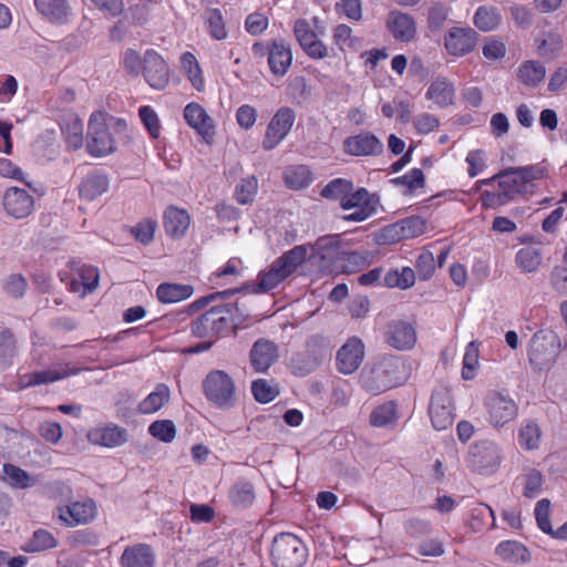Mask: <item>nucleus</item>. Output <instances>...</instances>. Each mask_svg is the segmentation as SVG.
<instances>
[{
	"label": "nucleus",
	"instance_id": "58836bf2",
	"mask_svg": "<svg viewBox=\"0 0 567 567\" xmlns=\"http://www.w3.org/2000/svg\"><path fill=\"white\" fill-rule=\"evenodd\" d=\"M517 76L524 84L534 86L544 80L545 68L539 62L526 61L519 66Z\"/></svg>",
	"mask_w": 567,
	"mask_h": 567
},
{
	"label": "nucleus",
	"instance_id": "6e6552de",
	"mask_svg": "<svg viewBox=\"0 0 567 567\" xmlns=\"http://www.w3.org/2000/svg\"><path fill=\"white\" fill-rule=\"evenodd\" d=\"M227 311L221 306L213 307L192 323V332L203 339L216 340L220 333L228 330Z\"/></svg>",
	"mask_w": 567,
	"mask_h": 567
},
{
	"label": "nucleus",
	"instance_id": "f3484780",
	"mask_svg": "<svg viewBox=\"0 0 567 567\" xmlns=\"http://www.w3.org/2000/svg\"><path fill=\"white\" fill-rule=\"evenodd\" d=\"M344 151L353 156H371L383 152V144L371 133L351 136L343 142Z\"/></svg>",
	"mask_w": 567,
	"mask_h": 567
},
{
	"label": "nucleus",
	"instance_id": "423d86ee",
	"mask_svg": "<svg viewBox=\"0 0 567 567\" xmlns=\"http://www.w3.org/2000/svg\"><path fill=\"white\" fill-rule=\"evenodd\" d=\"M516 167L507 168L492 178H487L481 182L483 185H489L494 181L498 182L499 192L497 193H486L487 197H491L492 202L496 204H505L508 200H512L517 194L525 193L527 189L519 178Z\"/></svg>",
	"mask_w": 567,
	"mask_h": 567
},
{
	"label": "nucleus",
	"instance_id": "c85d7f7f",
	"mask_svg": "<svg viewBox=\"0 0 567 567\" xmlns=\"http://www.w3.org/2000/svg\"><path fill=\"white\" fill-rule=\"evenodd\" d=\"M73 373V370H45L24 374L20 378L19 388L25 389L61 380Z\"/></svg>",
	"mask_w": 567,
	"mask_h": 567
},
{
	"label": "nucleus",
	"instance_id": "20e7f679",
	"mask_svg": "<svg viewBox=\"0 0 567 567\" xmlns=\"http://www.w3.org/2000/svg\"><path fill=\"white\" fill-rule=\"evenodd\" d=\"M89 153L93 156H105L115 151V141L109 132L105 117L102 113H93L87 127Z\"/></svg>",
	"mask_w": 567,
	"mask_h": 567
},
{
	"label": "nucleus",
	"instance_id": "473e14b6",
	"mask_svg": "<svg viewBox=\"0 0 567 567\" xmlns=\"http://www.w3.org/2000/svg\"><path fill=\"white\" fill-rule=\"evenodd\" d=\"M109 181L103 175L86 176L79 187L80 196L87 200H93L107 190Z\"/></svg>",
	"mask_w": 567,
	"mask_h": 567
},
{
	"label": "nucleus",
	"instance_id": "69168bd1",
	"mask_svg": "<svg viewBox=\"0 0 567 567\" xmlns=\"http://www.w3.org/2000/svg\"><path fill=\"white\" fill-rule=\"evenodd\" d=\"M447 18V9L443 4H435L430 9L427 23L432 31H439L442 29Z\"/></svg>",
	"mask_w": 567,
	"mask_h": 567
},
{
	"label": "nucleus",
	"instance_id": "5fc2aeb1",
	"mask_svg": "<svg viewBox=\"0 0 567 567\" xmlns=\"http://www.w3.org/2000/svg\"><path fill=\"white\" fill-rule=\"evenodd\" d=\"M401 236L404 238H413L425 231V221L417 216L405 218L399 223Z\"/></svg>",
	"mask_w": 567,
	"mask_h": 567
},
{
	"label": "nucleus",
	"instance_id": "a211bd4d",
	"mask_svg": "<svg viewBox=\"0 0 567 567\" xmlns=\"http://www.w3.org/2000/svg\"><path fill=\"white\" fill-rule=\"evenodd\" d=\"M186 122L200 134L206 143H209L215 134L213 120L197 103H189L184 110Z\"/></svg>",
	"mask_w": 567,
	"mask_h": 567
},
{
	"label": "nucleus",
	"instance_id": "de8ad7c7",
	"mask_svg": "<svg viewBox=\"0 0 567 567\" xmlns=\"http://www.w3.org/2000/svg\"><path fill=\"white\" fill-rule=\"evenodd\" d=\"M395 421V405L392 402L382 404L373 410L370 422L373 426H385Z\"/></svg>",
	"mask_w": 567,
	"mask_h": 567
},
{
	"label": "nucleus",
	"instance_id": "4be33fe9",
	"mask_svg": "<svg viewBox=\"0 0 567 567\" xmlns=\"http://www.w3.org/2000/svg\"><path fill=\"white\" fill-rule=\"evenodd\" d=\"M87 440L92 444L105 447H115L126 442V431L117 426L96 427L87 433Z\"/></svg>",
	"mask_w": 567,
	"mask_h": 567
},
{
	"label": "nucleus",
	"instance_id": "7ed1b4c3",
	"mask_svg": "<svg viewBox=\"0 0 567 567\" xmlns=\"http://www.w3.org/2000/svg\"><path fill=\"white\" fill-rule=\"evenodd\" d=\"M271 559L275 567H301L306 560V548L297 536L280 534L272 542Z\"/></svg>",
	"mask_w": 567,
	"mask_h": 567
},
{
	"label": "nucleus",
	"instance_id": "052dcab7",
	"mask_svg": "<svg viewBox=\"0 0 567 567\" xmlns=\"http://www.w3.org/2000/svg\"><path fill=\"white\" fill-rule=\"evenodd\" d=\"M4 290L14 298H21L28 287L25 278L20 274L10 275L4 281Z\"/></svg>",
	"mask_w": 567,
	"mask_h": 567
},
{
	"label": "nucleus",
	"instance_id": "2eb2a0df",
	"mask_svg": "<svg viewBox=\"0 0 567 567\" xmlns=\"http://www.w3.org/2000/svg\"><path fill=\"white\" fill-rule=\"evenodd\" d=\"M2 204L8 215L19 219L32 213L34 200L27 190L19 187H10L3 194Z\"/></svg>",
	"mask_w": 567,
	"mask_h": 567
},
{
	"label": "nucleus",
	"instance_id": "bf43d9fd",
	"mask_svg": "<svg viewBox=\"0 0 567 567\" xmlns=\"http://www.w3.org/2000/svg\"><path fill=\"white\" fill-rule=\"evenodd\" d=\"M221 309L227 311V313H228V317H229V319H227L228 329L231 328V329L236 330L239 326H241L246 321V319L248 317V315L245 312V310H243L237 302L223 305ZM226 317H227V315H225V318Z\"/></svg>",
	"mask_w": 567,
	"mask_h": 567
},
{
	"label": "nucleus",
	"instance_id": "b1692460",
	"mask_svg": "<svg viewBox=\"0 0 567 567\" xmlns=\"http://www.w3.org/2000/svg\"><path fill=\"white\" fill-rule=\"evenodd\" d=\"M189 215L185 209L171 206L165 210L164 227L172 237H183L189 226Z\"/></svg>",
	"mask_w": 567,
	"mask_h": 567
},
{
	"label": "nucleus",
	"instance_id": "37998d69",
	"mask_svg": "<svg viewBox=\"0 0 567 567\" xmlns=\"http://www.w3.org/2000/svg\"><path fill=\"white\" fill-rule=\"evenodd\" d=\"M501 21V16L496 8L480 7L474 16V24L482 31L495 29Z\"/></svg>",
	"mask_w": 567,
	"mask_h": 567
},
{
	"label": "nucleus",
	"instance_id": "8fccbe9b",
	"mask_svg": "<svg viewBox=\"0 0 567 567\" xmlns=\"http://www.w3.org/2000/svg\"><path fill=\"white\" fill-rule=\"evenodd\" d=\"M478 347L474 341L470 342L463 359L462 377L464 380H472L474 378V371L478 364Z\"/></svg>",
	"mask_w": 567,
	"mask_h": 567
},
{
	"label": "nucleus",
	"instance_id": "603ef678",
	"mask_svg": "<svg viewBox=\"0 0 567 567\" xmlns=\"http://www.w3.org/2000/svg\"><path fill=\"white\" fill-rule=\"evenodd\" d=\"M352 190V184L346 179H334L321 190V196L326 198L340 199L346 197Z\"/></svg>",
	"mask_w": 567,
	"mask_h": 567
},
{
	"label": "nucleus",
	"instance_id": "9d476101",
	"mask_svg": "<svg viewBox=\"0 0 567 567\" xmlns=\"http://www.w3.org/2000/svg\"><path fill=\"white\" fill-rule=\"evenodd\" d=\"M429 413L435 430L445 431L453 425L452 398L447 390L433 393Z\"/></svg>",
	"mask_w": 567,
	"mask_h": 567
},
{
	"label": "nucleus",
	"instance_id": "393cba45",
	"mask_svg": "<svg viewBox=\"0 0 567 567\" xmlns=\"http://www.w3.org/2000/svg\"><path fill=\"white\" fill-rule=\"evenodd\" d=\"M121 563L123 567H153L154 555L148 545L138 544L124 550Z\"/></svg>",
	"mask_w": 567,
	"mask_h": 567
},
{
	"label": "nucleus",
	"instance_id": "a18cd8bd",
	"mask_svg": "<svg viewBox=\"0 0 567 567\" xmlns=\"http://www.w3.org/2000/svg\"><path fill=\"white\" fill-rule=\"evenodd\" d=\"M230 499L237 506H249L255 499L254 486L249 482H239L230 489Z\"/></svg>",
	"mask_w": 567,
	"mask_h": 567
},
{
	"label": "nucleus",
	"instance_id": "6e6d98bb",
	"mask_svg": "<svg viewBox=\"0 0 567 567\" xmlns=\"http://www.w3.org/2000/svg\"><path fill=\"white\" fill-rule=\"evenodd\" d=\"M138 115L144 126L153 138H157L161 133V124L157 114L150 106H142Z\"/></svg>",
	"mask_w": 567,
	"mask_h": 567
},
{
	"label": "nucleus",
	"instance_id": "f8f14e48",
	"mask_svg": "<svg viewBox=\"0 0 567 567\" xmlns=\"http://www.w3.org/2000/svg\"><path fill=\"white\" fill-rule=\"evenodd\" d=\"M293 121L295 113L290 107L280 109L271 118L267 127V132L262 141V147L267 151L276 147L289 133Z\"/></svg>",
	"mask_w": 567,
	"mask_h": 567
},
{
	"label": "nucleus",
	"instance_id": "774afa93",
	"mask_svg": "<svg viewBox=\"0 0 567 567\" xmlns=\"http://www.w3.org/2000/svg\"><path fill=\"white\" fill-rule=\"evenodd\" d=\"M547 344L544 338H539L535 336L532 340V344L529 348V360L530 362L543 363L548 360L547 355Z\"/></svg>",
	"mask_w": 567,
	"mask_h": 567
},
{
	"label": "nucleus",
	"instance_id": "412c9836",
	"mask_svg": "<svg viewBox=\"0 0 567 567\" xmlns=\"http://www.w3.org/2000/svg\"><path fill=\"white\" fill-rule=\"evenodd\" d=\"M416 341L414 328L406 322L396 321L389 326L388 342L398 350L411 349Z\"/></svg>",
	"mask_w": 567,
	"mask_h": 567
},
{
	"label": "nucleus",
	"instance_id": "5701e85b",
	"mask_svg": "<svg viewBox=\"0 0 567 567\" xmlns=\"http://www.w3.org/2000/svg\"><path fill=\"white\" fill-rule=\"evenodd\" d=\"M95 516V504L89 502H75L64 511L60 509V518L68 525L86 524Z\"/></svg>",
	"mask_w": 567,
	"mask_h": 567
},
{
	"label": "nucleus",
	"instance_id": "a19ab883",
	"mask_svg": "<svg viewBox=\"0 0 567 567\" xmlns=\"http://www.w3.org/2000/svg\"><path fill=\"white\" fill-rule=\"evenodd\" d=\"M415 275L416 272L410 267H404L401 271L398 269L390 270L384 276V284L391 288L398 287L401 289H408L414 285Z\"/></svg>",
	"mask_w": 567,
	"mask_h": 567
},
{
	"label": "nucleus",
	"instance_id": "4468645a",
	"mask_svg": "<svg viewBox=\"0 0 567 567\" xmlns=\"http://www.w3.org/2000/svg\"><path fill=\"white\" fill-rule=\"evenodd\" d=\"M477 42V33L471 28L454 27L445 37V49L455 56L466 55L472 52Z\"/></svg>",
	"mask_w": 567,
	"mask_h": 567
},
{
	"label": "nucleus",
	"instance_id": "0e129e2a",
	"mask_svg": "<svg viewBox=\"0 0 567 567\" xmlns=\"http://www.w3.org/2000/svg\"><path fill=\"white\" fill-rule=\"evenodd\" d=\"M80 277L82 280V286L84 287V292L82 293L83 296L86 292H92L97 288L100 278L97 268L91 266L83 267L80 271Z\"/></svg>",
	"mask_w": 567,
	"mask_h": 567
},
{
	"label": "nucleus",
	"instance_id": "13d9d810",
	"mask_svg": "<svg viewBox=\"0 0 567 567\" xmlns=\"http://www.w3.org/2000/svg\"><path fill=\"white\" fill-rule=\"evenodd\" d=\"M549 509L550 502L548 498L540 499L535 508V516L538 527L546 534H554L551 525L549 523Z\"/></svg>",
	"mask_w": 567,
	"mask_h": 567
},
{
	"label": "nucleus",
	"instance_id": "dca6fc26",
	"mask_svg": "<svg viewBox=\"0 0 567 567\" xmlns=\"http://www.w3.org/2000/svg\"><path fill=\"white\" fill-rule=\"evenodd\" d=\"M364 358V344L358 338H351L338 351L337 360L340 372L351 374L358 370Z\"/></svg>",
	"mask_w": 567,
	"mask_h": 567
},
{
	"label": "nucleus",
	"instance_id": "f704fd0d",
	"mask_svg": "<svg viewBox=\"0 0 567 567\" xmlns=\"http://www.w3.org/2000/svg\"><path fill=\"white\" fill-rule=\"evenodd\" d=\"M537 53L539 56L554 60L563 49V38L558 33H544L542 39H537Z\"/></svg>",
	"mask_w": 567,
	"mask_h": 567
},
{
	"label": "nucleus",
	"instance_id": "6ab92c4d",
	"mask_svg": "<svg viewBox=\"0 0 567 567\" xmlns=\"http://www.w3.org/2000/svg\"><path fill=\"white\" fill-rule=\"evenodd\" d=\"M295 34L301 48L315 59H322L327 55V49L316 33L311 30L306 20H297L295 23Z\"/></svg>",
	"mask_w": 567,
	"mask_h": 567
},
{
	"label": "nucleus",
	"instance_id": "338daca9",
	"mask_svg": "<svg viewBox=\"0 0 567 567\" xmlns=\"http://www.w3.org/2000/svg\"><path fill=\"white\" fill-rule=\"evenodd\" d=\"M543 484V476L538 471H530L526 475V482L524 487V496L528 498H534L540 492V487Z\"/></svg>",
	"mask_w": 567,
	"mask_h": 567
},
{
	"label": "nucleus",
	"instance_id": "c03bdc74",
	"mask_svg": "<svg viewBox=\"0 0 567 567\" xmlns=\"http://www.w3.org/2000/svg\"><path fill=\"white\" fill-rule=\"evenodd\" d=\"M519 443L527 450H535L539 446L542 432L537 423L526 422L519 430Z\"/></svg>",
	"mask_w": 567,
	"mask_h": 567
},
{
	"label": "nucleus",
	"instance_id": "9b49d317",
	"mask_svg": "<svg viewBox=\"0 0 567 567\" xmlns=\"http://www.w3.org/2000/svg\"><path fill=\"white\" fill-rule=\"evenodd\" d=\"M143 74L146 82L155 90H163L169 82L166 61L154 50H147L143 59Z\"/></svg>",
	"mask_w": 567,
	"mask_h": 567
},
{
	"label": "nucleus",
	"instance_id": "4c0bfd02",
	"mask_svg": "<svg viewBox=\"0 0 567 567\" xmlns=\"http://www.w3.org/2000/svg\"><path fill=\"white\" fill-rule=\"evenodd\" d=\"M371 254L369 251H349L342 252L339 260L342 261L341 268L346 274L360 271L370 264Z\"/></svg>",
	"mask_w": 567,
	"mask_h": 567
},
{
	"label": "nucleus",
	"instance_id": "1a4fd4ad",
	"mask_svg": "<svg viewBox=\"0 0 567 567\" xmlns=\"http://www.w3.org/2000/svg\"><path fill=\"white\" fill-rule=\"evenodd\" d=\"M501 463L499 449L494 442L484 440L471 449L472 467L481 474L493 473Z\"/></svg>",
	"mask_w": 567,
	"mask_h": 567
},
{
	"label": "nucleus",
	"instance_id": "cd10ccee",
	"mask_svg": "<svg viewBox=\"0 0 567 567\" xmlns=\"http://www.w3.org/2000/svg\"><path fill=\"white\" fill-rule=\"evenodd\" d=\"M292 61L290 49L281 42H272L269 49L268 63L276 75H284Z\"/></svg>",
	"mask_w": 567,
	"mask_h": 567
},
{
	"label": "nucleus",
	"instance_id": "4d7b16f0",
	"mask_svg": "<svg viewBox=\"0 0 567 567\" xmlns=\"http://www.w3.org/2000/svg\"><path fill=\"white\" fill-rule=\"evenodd\" d=\"M257 192V179L254 176L241 179L236 189V198L239 204H248Z\"/></svg>",
	"mask_w": 567,
	"mask_h": 567
},
{
	"label": "nucleus",
	"instance_id": "7c9ffc66",
	"mask_svg": "<svg viewBox=\"0 0 567 567\" xmlns=\"http://www.w3.org/2000/svg\"><path fill=\"white\" fill-rule=\"evenodd\" d=\"M194 292L190 285L162 284L157 288V298L164 303H175L189 298Z\"/></svg>",
	"mask_w": 567,
	"mask_h": 567
},
{
	"label": "nucleus",
	"instance_id": "e433bc0d",
	"mask_svg": "<svg viewBox=\"0 0 567 567\" xmlns=\"http://www.w3.org/2000/svg\"><path fill=\"white\" fill-rule=\"evenodd\" d=\"M426 95L434 103L446 106L452 103L454 89L445 79H436L430 85Z\"/></svg>",
	"mask_w": 567,
	"mask_h": 567
},
{
	"label": "nucleus",
	"instance_id": "3c124183",
	"mask_svg": "<svg viewBox=\"0 0 567 567\" xmlns=\"http://www.w3.org/2000/svg\"><path fill=\"white\" fill-rule=\"evenodd\" d=\"M415 271L421 280L430 279L435 270V259L431 251L425 250L420 254L415 262Z\"/></svg>",
	"mask_w": 567,
	"mask_h": 567
},
{
	"label": "nucleus",
	"instance_id": "e2e57ef3",
	"mask_svg": "<svg viewBox=\"0 0 567 567\" xmlns=\"http://www.w3.org/2000/svg\"><path fill=\"white\" fill-rule=\"evenodd\" d=\"M156 228V223L152 220L143 221L137 224L132 228L131 233L135 237L136 240L142 244H148L154 238V233Z\"/></svg>",
	"mask_w": 567,
	"mask_h": 567
},
{
	"label": "nucleus",
	"instance_id": "79ce46f5",
	"mask_svg": "<svg viewBox=\"0 0 567 567\" xmlns=\"http://www.w3.org/2000/svg\"><path fill=\"white\" fill-rule=\"evenodd\" d=\"M56 539L54 536L44 529H38L33 533L32 538L22 547L24 551L37 553L54 548Z\"/></svg>",
	"mask_w": 567,
	"mask_h": 567
},
{
	"label": "nucleus",
	"instance_id": "a878e982",
	"mask_svg": "<svg viewBox=\"0 0 567 567\" xmlns=\"http://www.w3.org/2000/svg\"><path fill=\"white\" fill-rule=\"evenodd\" d=\"M496 555L509 564H526L530 560V553L520 543L515 540L502 542L495 549Z\"/></svg>",
	"mask_w": 567,
	"mask_h": 567
},
{
	"label": "nucleus",
	"instance_id": "c9c22d12",
	"mask_svg": "<svg viewBox=\"0 0 567 567\" xmlns=\"http://www.w3.org/2000/svg\"><path fill=\"white\" fill-rule=\"evenodd\" d=\"M38 11L51 21L61 22L68 17L66 0H34Z\"/></svg>",
	"mask_w": 567,
	"mask_h": 567
},
{
	"label": "nucleus",
	"instance_id": "ddd939ff",
	"mask_svg": "<svg viewBox=\"0 0 567 567\" xmlns=\"http://www.w3.org/2000/svg\"><path fill=\"white\" fill-rule=\"evenodd\" d=\"M343 209H355L343 218L351 221H362L375 210V200L372 199L364 188H360L353 194H348L341 198Z\"/></svg>",
	"mask_w": 567,
	"mask_h": 567
},
{
	"label": "nucleus",
	"instance_id": "864d4df0",
	"mask_svg": "<svg viewBox=\"0 0 567 567\" xmlns=\"http://www.w3.org/2000/svg\"><path fill=\"white\" fill-rule=\"evenodd\" d=\"M251 389L255 399L260 403H268L272 401L279 393L277 388L271 386L264 379L254 381Z\"/></svg>",
	"mask_w": 567,
	"mask_h": 567
},
{
	"label": "nucleus",
	"instance_id": "09e8293b",
	"mask_svg": "<svg viewBox=\"0 0 567 567\" xmlns=\"http://www.w3.org/2000/svg\"><path fill=\"white\" fill-rule=\"evenodd\" d=\"M540 261V255L534 247L523 248L517 254V262L525 271H535L539 267Z\"/></svg>",
	"mask_w": 567,
	"mask_h": 567
},
{
	"label": "nucleus",
	"instance_id": "72a5a7b5",
	"mask_svg": "<svg viewBox=\"0 0 567 567\" xmlns=\"http://www.w3.org/2000/svg\"><path fill=\"white\" fill-rule=\"evenodd\" d=\"M62 131L69 146L78 150L83 144V125L80 118L74 114H69L64 117Z\"/></svg>",
	"mask_w": 567,
	"mask_h": 567
},
{
	"label": "nucleus",
	"instance_id": "f03ea898",
	"mask_svg": "<svg viewBox=\"0 0 567 567\" xmlns=\"http://www.w3.org/2000/svg\"><path fill=\"white\" fill-rule=\"evenodd\" d=\"M308 250L306 246H296L279 257L267 271L260 272L259 282L254 286L255 293L266 292L276 288L286 278L292 275L305 261Z\"/></svg>",
	"mask_w": 567,
	"mask_h": 567
},
{
	"label": "nucleus",
	"instance_id": "ea45409f",
	"mask_svg": "<svg viewBox=\"0 0 567 567\" xmlns=\"http://www.w3.org/2000/svg\"><path fill=\"white\" fill-rule=\"evenodd\" d=\"M181 63L193 86L197 91H202L204 87V79L202 76V70L195 55L190 52H185L181 58Z\"/></svg>",
	"mask_w": 567,
	"mask_h": 567
},
{
	"label": "nucleus",
	"instance_id": "2f4dec72",
	"mask_svg": "<svg viewBox=\"0 0 567 567\" xmlns=\"http://www.w3.org/2000/svg\"><path fill=\"white\" fill-rule=\"evenodd\" d=\"M321 361V353L305 350L292 357L290 365L293 374L303 377L315 371Z\"/></svg>",
	"mask_w": 567,
	"mask_h": 567
},
{
	"label": "nucleus",
	"instance_id": "aec40b11",
	"mask_svg": "<svg viewBox=\"0 0 567 567\" xmlns=\"http://www.w3.org/2000/svg\"><path fill=\"white\" fill-rule=\"evenodd\" d=\"M277 346L265 339L256 341L250 350V363L256 372H265L277 360Z\"/></svg>",
	"mask_w": 567,
	"mask_h": 567
},
{
	"label": "nucleus",
	"instance_id": "f257e3e1",
	"mask_svg": "<svg viewBox=\"0 0 567 567\" xmlns=\"http://www.w3.org/2000/svg\"><path fill=\"white\" fill-rule=\"evenodd\" d=\"M410 375L409 367L398 355L383 357L362 370V385L379 394L403 384Z\"/></svg>",
	"mask_w": 567,
	"mask_h": 567
},
{
	"label": "nucleus",
	"instance_id": "c756f323",
	"mask_svg": "<svg viewBox=\"0 0 567 567\" xmlns=\"http://www.w3.org/2000/svg\"><path fill=\"white\" fill-rule=\"evenodd\" d=\"M171 398L169 388L166 384H158L137 406L141 414H152L162 409Z\"/></svg>",
	"mask_w": 567,
	"mask_h": 567
},
{
	"label": "nucleus",
	"instance_id": "680f3d73",
	"mask_svg": "<svg viewBox=\"0 0 567 567\" xmlns=\"http://www.w3.org/2000/svg\"><path fill=\"white\" fill-rule=\"evenodd\" d=\"M3 472L10 480L11 485L19 488H25L29 486L30 477L24 470L12 464H6L3 466Z\"/></svg>",
	"mask_w": 567,
	"mask_h": 567
},
{
	"label": "nucleus",
	"instance_id": "39448f33",
	"mask_svg": "<svg viewBox=\"0 0 567 567\" xmlns=\"http://www.w3.org/2000/svg\"><path fill=\"white\" fill-rule=\"evenodd\" d=\"M205 394L219 408L231 406L235 402V384L224 371L210 372L204 381Z\"/></svg>",
	"mask_w": 567,
	"mask_h": 567
},
{
	"label": "nucleus",
	"instance_id": "49530a36",
	"mask_svg": "<svg viewBox=\"0 0 567 567\" xmlns=\"http://www.w3.org/2000/svg\"><path fill=\"white\" fill-rule=\"evenodd\" d=\"M150 434L163 442H172L176 435V427L171 420H158L148 427Z\"/></svg>",
	"mask_w": 567,
	"mask_h": 567
},
{
	"label": "nucleus",
	"instance_id": "bb28decb",
	"mask_svg": "<svg viewBox=\"0 0 567 567\" xmlns=\"http://www.w3.org/2000/svg\"><path fill=\"white\" fill-rule=\"evenodd\" d=\"M388 24L393 37L398 40L410 41L415 35V23L413 19L405 13L392 12Z\"/></svg>",
	"mask_w": 567,
	"mask_h": 567
},
{
	"label": "nucleus",
	"instance_id": "0eeeda50",
	"mask_svg": "<svg viewBox=\"0 0 567 567\" xmlns=\"http://www.w3.org/2000/svg\"><path fill=\"white\" fill-rule=\"evenodd\" d=\"M488 421L493 426H504L513 421L518 412L516 402L497 391L489 392L484 402Z\"/></svg>",
	"mask_w": 567,
	"mask_h": 567
}]
</instances>
